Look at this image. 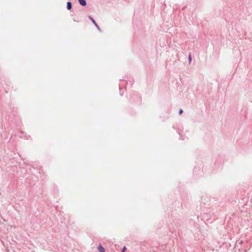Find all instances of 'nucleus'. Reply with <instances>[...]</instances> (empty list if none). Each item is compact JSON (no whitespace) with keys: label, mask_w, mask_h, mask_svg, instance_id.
<instances>
[{"label":"nucleus","mask_w":252,"mask_h":252,"mask_svg":"<svg viewBox=\"0 0 252 252\" xmlns=\"http://www.w3.org/2000/svg\"><path fill=\"white\" fill-rule=\"evenodd\" d=\"M80 4L82 6L86 5L87 3L85 0H78Z\"/></svg>","instance_id":"obj_1"},{"label":"nucleus","mask_w":252,"mask_h":252,"mask_svg":"<svg viewBox=\"0 0 252 252\" xmlns=\"http://www.w3.org/2000/svg\"><path fill=\"white\" fill-rule=\"evenodd\" d=\"M98 250L99 252H105L104 248L100 245L98 246Z\"/></svg>","instance_id":"obj_2"},{"label":"nucleus","mask_w":252,"mask_h":252,"mask_svg":"<svg viewBox=\"0 0 252 252\" xmlns=\"http://www.w3.org/2000/svg\"><path fill=\"white\" fill-rule=\"evenodd\" d=\"M90 19H91V20L92 21V22L94 24V25L98 28L99 29V27L97 25V24H96V23L95 22V21L93 19V18H92V17H90Z\"/></svg>","instance_id":"obj_3"},{"label":"nucleus","mask_w":252,"mask_h":252,"mask_svg":"<svg viewBox=\"0 0 252 252\" xmlns=\"http://www.w3.org/2000/svg\"><path fill=\"white\" fill-rule=\"evenodd\" d=\"M67 8L68 10H70L71 8V3L70 2H67Z\"/></svg>","instance_id":"obj_4"},{"label":"nucleus","mask_w":252,"mask_h":252,"mask_svg":"<svg viewBox=\"0 0 252 252\" xmlns=\"http://www.w3.org/2000/svg\"><path fill=\"white\" fill-rule=\"evenodd\" d=\"M126 246H124L122 250V252H125V251L126 250Z\"/></svg>","instance_id":"obj_5"},{"label":"nucleus","mask_w":252,"mask_h":252,"mask_svg":"<svg viewBox=\"0 0 252 252\" xmlns=\"http://www.w3.org/2000/svg\"><path fill=\"white\" fill-rule=\"evenodd\" d=\"M189 63H190V62L191 61V56L190 55H189Z\"/></svg>","instance_id":"obj_6"},{"label":"nucleus","mask_w":252,"mask_h":252,"mask_svg":"<svg viewBox=\"0 0 252 252\" xmlns=\"http://www.w3.org/2000/svg\"><path fill=\"white\" fill-rule=\"evenodd\" d=\"M183 111L182 109H180L179 111V114L181 115L183 113Z\"/></svg>","instance_id":"obj_7"}]
</instances>
